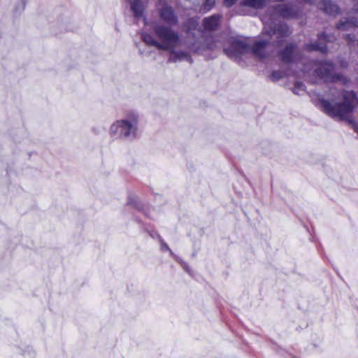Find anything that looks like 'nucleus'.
<instances>
[{
  "instance_id": "obj_2",
  "label": "nucleus",
  "mask_w": 358,
  "mask_h": 358,
  "mask_svg": "<svg viewBox=\"0 0 358 358\" xmlns=\"http://www.w3.org/2000/svg\"><path fill=\"white\" fill-rule=\"evenodd\" d=\"M155 32L158 40L146 32L142 34V40L148 45H152L163 50L171 51L169 61L176 62L180 60H190L187 52L173 51L180 42L178 34L171 28L164 25H157Z\"/></svg>"
},
{
  "instance_id": "obj_21",
  "label": "nucleus",
  "mask_w": 358,
  "mask_h": 358,
  "mask_svg": "<svg viewBox=\"0 0 358 358\" xmlns=\"http://www.w3.org/2000/svg\"><path fill=\"white\" fill-rule=\"evenodd\" d=\"M298 85H299V90H304V85H303V84L300 83V84H299Z\"/></svg>"
},
{
  "instance_id": "obj_1",
  "label": "nucleus",
  "mask_w": 358,
  "mask_h": 358,
  "mask_svg": "<svg viewBox=\"0 0 358 358\" xmlns=\"http://www.w3.org/2000/svg\"><path fill=\"white\" fill-rule=\"evenodd\" d=\"M294 15L292 8L287 5L281 4L274 8L271 15H264L262 21L264 24L262 36L264 39L257 40L252 48V52L259 58H264L273 50V43H277L282 45L283 38L290 34L287 25L281 24L279 17H290Z\"/></svg>"
},
{
  "instance_id": "obj_20",
  "label": "nucleus",
  "mask_w": 358,
  "mask_h": 358,
  "mask_svg": "<svg viewBox=\"0 0 358 358\" xmlns=\"http://www.w3.org/2000/svg\"><path fill=\"white\" fill-rule=\"evenodd\" d=\"M347 40L348 41H355V36H351L350 34L348 35L347 36Z\"/></svg>"
},
{
  "instance_id": "obj_4",
  "label": "nucleus",
  "mask_w": 358,
  "mask_h": 358,
  "mask_svg": "<svg viewBox=\"0 0 358 358\" xmlns=\"http://www.w3.org/2000/svg\"><path fill=\"white\" fill-rule=\"evenodd\" d=\"M139 115L135 111L127 113L124 117L115 121L109 128L111 137L121 141H133L138 133Z\"/></svg>"
},
{
  "instance_id": "obj_16",
  "label": "nucleus",
  "mask_w": 358,
  "mask_h": 358,
  "mask_svg": "<svg viewBox=\"0 0 358 358\" xmlns=\"http://www.w3.org/2000/svg\"><path fill=\"white\" fill-rule=\"evenodd\" d=\"M215 0H206L205 3L203 5V7L201 10L203 12H206L209 10L210 8H212L215 5Z\"/></svg>"
},
{
  "instance_id": "obj_10",
  "label": "nucleus",
  "mask_w": 358,
  "mask_h": 358,
  "mask_svg": "<svg viewBox=\"0 0 358 358\" xmlns=\"http://www.w3.org/2000/svg\"><path fill=\"white\" fill-rule=\"evenodd\" d=\"M220 18V15H213L210 17L206 18L203 21V27L205 30H215L219 25Z\"/></svg>"
},
{
  "instance_id": "obj_15",
  "label": "nucleus",
  "mask_w": 358,
  "mask_h": 358,
  "mask_svg": "<svg viewBox=\"0 0 358 358\" xmlns=\"http://www.w3.org/2000/svg\"><path fill=\"white\" fill-rule=\"evenodd\" d=\"M264 4V0H244L242 5L257 9L262 8Z\"/></svg>"
},
{
  "instance_id": "obj_17",
  "label": "nucleus",
  "mask_w": 358,
  "mask_h": 358,
  "mask_svg": "<svg viewBox=\"0 0 358 358\" xmlns=\"http://www.w3.org/2000/svg\"><path fill=\"white\" fill-rule=\"evenodd\" d=\"M189 27L187 28L188 32H191L192 31L194 30L196 27L198 25V23L196 20L191 19L189 22Z\"/></svg>"
},
{
  "instance_id": "obj_9",
  "label": "nucleus",
  "mask_w": 358,
  "mask_h": 358,
  "mask_svg": "<svg viewBox=\"0 0 358 358\" xmlns=\"http://www.w3.org/2000/svg\"><path fill=\"white\" fill-rule=\"evenodd\" d=\"M328 36L325 34H321L318 36L319 43L318 44H308L306 48L308 50H319L321 52L326 51V45L323 43V41H327L329 39Z\"/></svg>"
},
{
  "instance_id": "obj_8",
  "label": "nucleus",
  "mask_w": 358,
  "mask_h": 358,
  "mask_svg": "<svg viewBox=\"0 0 358 358\" xmlns=\"http://www.w3.org/2000/svg\"><path fill=\"white\" fill-rule=\"evenodd\" d=\"M218 46L217 42L212 38L206 39L205 44L198 46L197 43H195L192 45V50L196 52H201L205 50H213Z\"/></svg>"
},
{
  "instance_id": "obj_14",
  "label": "nucleus",
  "mask_w": 358,
  "mask_h": 358,
  "mask_svg": "<svg viewBox=\"0 0 358 358\" xmlns=\"http://www.w3.org/2000/svg\"><path fill=\"white\" fill-rule=\"evenodd\" d=\"M357 26V21L354 19L350 20L341 21L338 24L337 28L338 30H348Z\"/></svg>"
},
{
  "instance_id": "obj_11",
  "label": "nucleus",
  "mask_w": 358,
  "mask_h": 358,
  "mask_svg": "<svg viewBox=\"0 0 358 358\" xmlns=\"http://www.w3.org/2000/svg\"><path fill=\"white\" fill-rule=\"evenodd\" d=\"M293 50L294 46L292 44H287L285 49L280 52V57L284 62L288 63L292 60Z\"/></svg>"
},
{
  "instance_id": "obj_3",
  "label": "nucleus",
  "mask_w": 358,
  "mask_h": 358,
  "mask_svg": "<svg viewBox=\"0 0 358 358\" xmlns=\"http://www.w3.org/2000/svg\"><path fill=\"white\" fill-rule=\"evenodd\" d=\"M318 106L329 116L341 119L358 108V100L352 91H336L331 92L329 99H321Z\"/></svg>"
},
{
  "instance_id": "obj_18",
  "label": "nucleus",
  "mask_w": 358,
  "mask_h": 358,
  "mask_svg": "<svg viewBox=\"0 0 358 358\" xmlns=\"http://www.w3.org/2000/svg\"><path fill=\"white\" fill-rule=\"evenodd\" d=\"M161 249L163 251L169 250V251H170L171 255H173L172 251L169 249V246L165 243H162V244H161Z\"/></svg>"
},
{
  "instance_id": "obj_22",
  "label": "nucleus",
  "mask_w": 358,
  "mask_h": 358,
  "mask_svg": "<svg viewBox=\"0 0 358 358\" xmlns=\"http://www.w3.org/2000/svg\"><path fill=\"white\" fill-rule=\"evenodd\" d=\"M357 43H358V41H357Z\"/></svg>"
},
{
  "instance_id": "obj_6",
  "label": "nucleus",
  "mask_w": 358,
  "mask_h": 358,
  "mask_svg": "<svg viewBox=\"0 0 358 358\" xmlns=\"http://www.w3.org/2000/svg\"><path fill=\"white\" fill-rule=\"evenodd\" d=\"M250 50L248 44L243 40L234 39L231 42L229 49L224 48V52L231 58H236L241 55L248 52Z\"/></svg>"
},
{
  "instance_id": "obj_12",
  "label": "nucleus",
  "mask_w": 358,
  "mask_h": 358,
  "mask_svg": "<svg viewBox=\"0 0 358 358\" xmlns=\"http://www.w3.org/2000/svg\"><path fill=\"white\" fill-rule=\"evenodd\" d=\"M322 4L323 10L330 15H334L338 12V7L329 0L322 1Z\"/></svg>"
},
{
  "instance_id": "obj_19",
  "label": "nucleus",
  "mask_w": 358,
  "mask_h": 358,
  "mask_svg": "<svg viewBox=\"0 0 358 358\" xmlns=\"http://www.w3.org/2000/svg\"><path fill=\"white\" fill-rule=\"evenodd\" d=\"M236 0H224V3L225 6L229 7L232 6Z\"/></svg>"
},
{
  "instance_id": "obj_7",
  "label": "nucleus",
  "mask_w": 358,
  "mask_h": 358,
  "mask_svg": "<svg viewBox=\"0 0 358 358\" xmlns=\"http://www.w3.org/2000/svg\"><path fill=\"white\" fill-rule=\"evenodd\" d=\"M161 19L169 24H175L177 23L178 19L173 8L167 5H162V8H159Z\"/></svg>"
},
{
  "instance_id": "obj_13",
  "label": "nucleus",
  "mask_w": 358,
  "mask_h": 358,
  "mask_svg": "<svg viewBox=\"0 0 358 358\" xmlns=\"http://www.w3.org/2000/svg\"><path fill=\"white\" fill-rule=\"evenodd\" d=\"M131 8L135 16L141 17L143 15L144 5L140 0H134L131 2Z\"/></svg>"
},
{
  "instance_id": "obj_5",
  "label": "nucleus",
  "mask_w": 358,
  "mask_h": 358,
  "mask_svg": "<svg viewBox=\"0 0 358 358\" xmlns=\"http://www.w3.org/2000/svg\"><path fill=\"white\" fill-rule=\"evenodd\" d=\"M313 70L308 71L313 83L336 82L340 80V75L334 72V66L329 62L314 63Z\"/></svg>"
}]
</instances>
